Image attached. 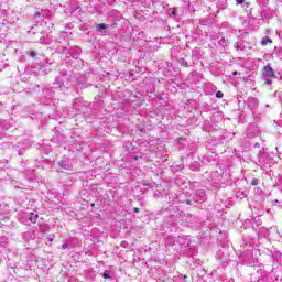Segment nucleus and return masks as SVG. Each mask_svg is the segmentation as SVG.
I'll use <instances>...</instances> for the list:
<instances>
[{
	"label": "nucleus",
	"mask_w": 282,
	"mask_h": 282,
	"mask_svg": "<svg viewBox=\"0 0 282 282\" xmlns=\"http://www.w3.org/2000/svg\"><path fill=\"white\" fill-rule=\"evenodd\" d=\"M241 3H246V0H236L237 6H241Z\"/></svg>",
	"instance_id": "nucleus-18"
},
{
	"label": "nucleus",
	"mask_w": 282,
	"mask_h": 282,
	"mask_svg": "<svg viewBox=\"0 0 282 282\" xmlns=\"http://www.w3.org/2000/svg\"><path fill=\"white\" fill-rule=\"evenodd\" d=\"M239 73L237 70L232 72V76H237Z\"/></svg>",
	"instance_id": "nucleus-26"
},
{
	"label": "nucleus",
	"mask_w": 282,
	"mask_h": 282,
	"mask_svg": "<svg viewBox=\"0 0 282 282\" xmlns=\"http://www.w3.org/2000/svg\"><path fill=\"white\" fill-rule=\"evenodd\" d=\"M198 195H199V197H200V199L203 198V197H206V193H204V192H198Z\"/></svg>",
	"instance_id": "nucleus-21"
},
{
	"label": "nucleus",
	"mask_w": 282,
	"mask_h": 282,
	"mask_svg": "<svg viewBox=\"0 0 282 282\" xmlns=\"http://www.w3.org/2000/svg\"><path fill=\"white\" fill-rule=\"evenodd\" d=\"M234 47H235L236 50H243V43H241V42H236V43L234 44Z\"/></svg>",
	"instance_id": "nucleus-10"
},
{
	"label": "nucleus",
	"mask_w": 282,
	"mask_h": 282,
	"mask_svg": "<svg viewBox=\"0 0 282 282\" xmlns=\"http://www.w3.org/2000/svg\"><path fill=\"white\" fill-rule=\"evenodd\" d=\"M254 147H259V143H256Z\"/></svg>",
	"instance_id": "nucleus-29"
},
{
	"label": "nucleus",
	"mask_w": 282,
	"mask_h": 282,
	"mask_svg": "<svg viewBox=\"0 0 282 282\" xmlns=\"http://www.w3.org/2000/svg\"><path fill=\"white\" fill-rule=\"evenodd\" d=\"M246 104L249 107L250 111L254 113L257 111V107H259V99L251 97L246 101Z\"/></svg>",
	"instance_id": "nucleus-3"
},
{
	"label": "nucleus",
	"mask_w": 282,
	"mask_h": 282,
	"mask_svg": "<svg viewBox=\"0 0 282 282\" xmlns=\"http://www.w3.org/2000/svg\"><path fill=\"white\" fill-rule=\"evenodd\" d=\"M216 98H224V93H221V90H218L216 93Z\"/></svg>",
	"instance_id": "nucleus-15"
},
{
	"label": "nucleus",
	"mask_w": 282,
	"mask_h": 282,
	"mask_svg": "<svg viewBox=\"0 0 282 282\" xmlns=\"http://www.w3.org/2000/svg\"><path fill=\"white\" fill-rule=\"evenodd\" d=\"M50 241H52V238H50Z\"/></svg>",
	"instance_id": "nucleus-31"
},
{
	"label": "nucleus",
	"mask_w": 282,
	"mask_h": 282,
	"mask_svg": "<svg viewBox=\"0 0 282 282\" xmlns=\"http://www.w3.org/2000/svg\"><path fill=\"white\" fill-rule=\"evenodd\" d=\"M265 85H272V79L270 77H264Z\"/></svg>",
	"instance_id": "nucleus-13"
},
{
	"label": "nucleus",
	"mask_w": 282,
	"mask_h": 282,
	"mask_svg": "<svg viewBox=\"0 0 282 282\" xmlns=\"http://www.w3.org/2000/svg\"><path fill=\"white\" fill-rule=\"evenodd\" d=\"M98 30H107V24H105V23H100V24H97V26H96Z\"/></svg>",
	"instance_id": "nucleus-11"
},
{
	"label": "nucleus",
	"mask_w": 282,
	"mask_h": 282,
	"mask_svg": "<svg viewBox=\"0 0 282 282\" xmlns=\"http://www.w3.org/2000/svg\"><path fill=\"white\" fill-rule=\"evenodd\" d=\"M29 55L31 56V58H34V57L36 56V52L30 51V52H29Z\"/></svg>",
	"instance_id": "nucleus-17"
},
{
	"label": "nucleus",
	"mask_w": 282,
	"mask_h": 282,
	"mask_svg": "<svg viewBox=\"0 0 282 282\" xmlns=\"http://www.w3.org/2000/svg\"><path fill=\"white\" fill-rule=\"evenodd\" d=\"M40 43H41L42 45H50V41H46V42H45V39H44V37L40 39Z\"/></svg>",
	"instance_id": "nucleus-12"
},
{
	"label": "nucleus",
	"mask_w": 282,
	"mask_h": 282,
	"mask_svg": "<svg viewBox=\"0 0 282 282\" xmlns=\"http://www.w3.org/2000/svg\"><path fill=\"white\" fill-rule=\"evenodd\" d=\"M61 169H64L65 171H72V164H69V159H63L59 162Z\"/></svg>",
	"instance_id": "nucleus-5"
},
{
	"label": "nucleus",
	"mask_w": 282,
	"mask_h": 282,
	"mask_svg": "<svg viewBox=\"0 0 282 282\" xmlns=\"http://www.w3.org/2000/svg\"><path fill=\"white\" fill-rule=\"evenodd\" d=\"M269 43H272V39H270V37H268V36L262 37V40H261V45L265 46V45H268Z\"/></svg>",
	"instance_id": "nucleus-8"
},
{
	"label": "nucleus",
	"mask_w": 282,
	"mask_h": 282,
	"mask_svg": "<svg viewBox=\"0 0 282 282\" xmlns=\"http://www.w3.org/2000/svg\"><path fill=\"white\" fill-rule=\"evenodd\" d=\"M172 17H177V11L175 9L172 11Z\"/></svg>",
	"instance_id": "nucleus-23"
},
{
	"label": "nucleus",
	"mask_w": 282,
	"mask_h": 282,
	"mask_svg": "<svg viewBox=\"0 0 282 282\" xmlns=\"http://www.w3.org/2000/svg\"><path fill=\"white\" fill-rule=\"evenodd\" d=\"M219 45H221V47H226V45H228V41L226 40V37H220L218 40Z\"/></svg>",
	"instance_id": "nucleus-9"
},
{
	"label": "nucleus",
	"mask_w": 282,
	"mask_h": 282,
	"mask_svg": "<svg viewBox=\"0 0 282 282\" xmlns=\"http://www.w3.org/2000/svg\"><path fill=\"white\" fill-rule=\"evenodd\" d=\"M181 65H183V67H188V62H186V59L182 58Z\"/></svg>",
	"instance_id": "nucleus-14"
},
{
	"label": "nucleus",
	"mask_w": 282,
	"mask_h": 282,
	"mask_svg": "<svg viewBox=\"0 0 282 282\" xmlns=\"http://www.w3.org/2000/svg\"><path fill=\"white\" fill-rule=\"evenodd\" d=\"M62 248H63V250H66V249H67V243H64V245L62 246Z\"/></svg>",
	"instance_id": "nucleus-25"
},
{
	"label": "nucleus",
	"mask_w": 282,
	"mask_h": 282,
	"mask_svg": "<svg viewBox=\"0 0 282 282\" xmlns=\"http://www.w3.org/2000/svg\"><path fill=\"white\" fill-rule=\"evenodd\" d=\"M274 202H275V204H279V199H275Z\"/></svg>",
	"instance_id": "nucleus-28"
},
{
	"label": "nucleus",
	"mask_w": 282,
	"mask_h": 282,
	"mask_svg": "<svg viewBox=\"0 0 282 282\" xmlns=\"http://www.w3.org/2000/svg\"><path fill=\"white\" fill-rule=\"evenodd\" d=\"M186 204H191V200H189V199H187V200H186Z\"/></svg>",
	"instance_id": "nucleus-27"
},
{
	"label": "nucleus",
	"mask_w": 282,
	"mask_h": 282,
	"mask_svg": "<svg viewBox=\"0 0 282 282\" xmlns=\"http://www.w3.org/2000/svg\"><path fill=\"white\" fill-rule=\"evenodd\" d=\"M18 218L20 219L21 224L30 226V224H36V220L39 219V214L22 212L18 215Z\"/></svg>",
	"instance_id": "nucleus-1"
},
{
	"label": "nucleus",
	"mask_w": 282,
	"mask_h": 282,
	"mask_svg": "<svg viewBox=\"0 0 282 282\" xmlns=\"http://www.w3.org/2000/svg\"><path fill=\"white\" fill-rule=\"evenodd\" d=\"M276 57H278L280 61H282V51H279V52L276 53Z\"/></svg>",
	"instance_id": "nucleus-19"
},
{
	"label": "nucleus",
	"mask_w": 282,
	"mask_h": 282,
	"mask_svg": "<svg viewBox=\"0 0 282 282\" xmlns=\"http://www.w3.org/2000/svg\"><path fill=\"white\" fill-rule=\"evenodd\" d=\"M170 240H166V243H169Z\"/></svg>",
	"instance_id": "nucleus-30"
},
{
	"label": "nucleus",
	"mask_w": 282,
	"mask_h": 282,
	"mask_svg": "<svg viewBox=\"0 0 282 282\" xmlns=\"http://www.w3.org/2000/svg\"><path fill=\"white\" fill-rule=\"evenodd\" d=\"M133 213H140V208L134 207V208H133Z\"/></svg>",
	"instance_id": "nucleus-24"
},
{
	"label": "nucleus",
	"mask_w": 282,
	"mask_h": 282,
	"mask_svg": "<svg viewBox=\"0 0 282 282\" xmlns=\"http://www.w3.org/2000/svg\"><path fill=\"white\" fill-rule=\"evenodd\" d=\"M252 282H265V279L261 278V279L257 280V278H254V280Z\"/></svg>",
	"instance_id": "nucleus-20"
},
{
	"label": "nucleus",
	"mask_w": 282,
	"mask_h": 282,
	"mask_svg": "<svg viewBox=\"0 0 282 282\" xmlns=\"http://www.w3.org/2000/svg\"><path fill=\"white\" fill-rule=\"evenodd\" d=\"M272 257L278 263H282V253L280 251H275L272 253Z\"/></svg>",
	"instance_id": "nucleus-6"
},
{
	"label": "nucleus",
	"mask_w": 282,
	"mask_h": 282,
	"mask_svg": "<svg viewBox=\"0 0 282 282\" xmlns=\"http://www.w3.org/2000/svg\"><path fill=\"white\" fill-rule=\"evenodd\" d=\"M258 162L261 166H272V164H274V159L270 158L268 153L260 151Z\"/></svg>",
	"instance_id": "nucleus-2"
},
{
	"label": "nucleus",
	"mask_w": 282,
	"mask_h": 282,
	"mask_svg": "<svg viewBox=\"0 0 282 282\" xmlns=\"http://www.w3.org/2000/svg\"><path fill=\"white\" fill-rule=\"evenodd\" d=\"M251 184H252V186H258L259 185V180L253 178Z\"/></svg>",
	"instance_id": "nucleus-16"
},
{
	"label": "nucleus",
	"mask_w": 282,
	"mask_h": 282,
	"mask_svg": "<svg viewBox=\"0 0 282 282\" xmlns=\"http://www.w3.org/2000/svg\"><path fill=\"white\" fill-rule=\"evenodd\" d=\"M257 3L260 8H265L270 3V0H257Z\"/></svg>",
	"instance_id": "nucleus-7"
},
{
	"label": "nucleus",
	"mask_w": 282,
	"mask_h": 282,
	"mask_svg": "<svg viewBox=\"0 0 282 282\" xmlns=\"http://www.w3.org/2000/svg\"><path fill=\"white\" fill-rule=\"evenodd\" d=\"M263 72L264 76L269 78H274V69H272V66L270 64L264 66Z\"/></svg>",
	"instance_id": "nucleus-4"
},
{
	"label": "nucleus",
	"mask_w": 282,
	"mask_h": 282,
	"mask_svg": "<svg viewBox=\"0 0 282 282\" xmlns=\"http://www.w3.org/2000/svg\"><path fill=\"white\" fill-rule=\"evenodd\" d=\"M104 279H110L109 272H104Z\"/></svg>",
	"instance_id": "nucleus-22"
}]
</instances>
